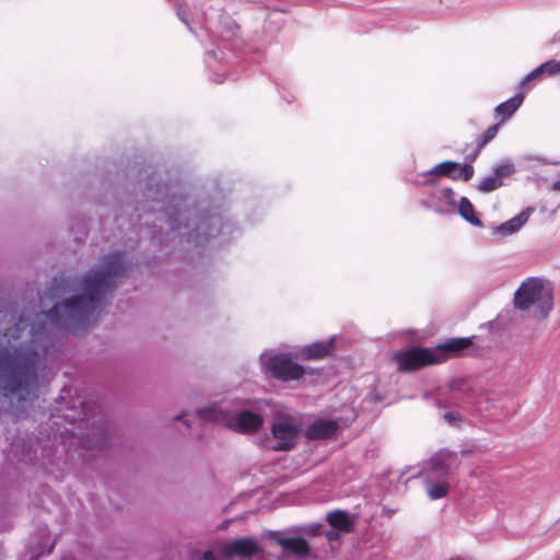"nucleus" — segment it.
Masks as SVG:
<instances>
[{
	"instance_id": "f257e3e1",
	"label": "nucleus",
	"mask_w": 560,
	"mask_h": 560,
	"mask_svg": "<svg viewBox=\"0 0 560 560\" xmlns=\"http://www.w3.org/2000/svg\"><path fill=\"white\" fill-rule=\"evenodd\" d=\"M128 269L124 253H109L102 258L100 267L84 273L80 282V294L66 300L61 305H55L48 312L36 313V318H45L51 328L73 332L84 329L97 319L106 296L115 291Z\"/></svg>"
},
{
	"instance_id": "f03ea898",
	"label": "nucleus",
	"mask_w": 560,
	"mask_h": 560,
	"mask_svg": "<svg viewBox=\"0 0 560 560\" xmlns=\"http://www.w3.org/2000/svg\"><path fill=\"white\" fill-rule=\"evenodd\" d=\"M152 202V210L160 212L151 226L152 237L159 242L171 240L170 234L178 232L182 242L199 247L212 237L233 231L230 223L223 222L218 209L205 212L191 207L188 197L179 192L175 184H156Z\"/></svg>"
},
{
	"instance_id": "7ed1b4c3",
	"label": "nucleus",
	"mask_w": 560,
	"mask_h": 560,
	"mask_svg": "<svg viewBox=\"0 0 560 560\" xmlns=\"http://www.w3.org/2000/svg\"><path fill=\"white\" fill-rule=\"evenodd\" d=\"M37 363L36 352L18 347L0 350V404L2 400L16 399L19 404L37 397Z\"/></svg>"
},
{
	"instance_id": "20e7f679",
	"label": "nucleus",
	"mask_w": 560,
	"mask_h": 560,
	"mask_svg": "<svg viewBox=\"0 0 560 560\" xmlns=\"http://www.w3.org/2000/svg\"><path fill=\"white\" fill-rule=\"evenodd\" d=\"M472 345V337L451 338L434 349L413 348L395 354L399 371H415L428 364L443 362L447 355H457Z\"/></svg>"
},
{
	"instance_id": "39448f33",
	"label": "nucleus",
	"mask_w": 560,
	"mask_h": 560,
	"mask_svg": "<svg viewBox=\"0 0 560 560\" xmlns=\"http://www.w3.org/2000/svg\"><path fill=\"white\" fill-rule=\"evenodd\" d=\"M514 305L533 311L535 318L545 319L553 307L552 285L542 278H527L514 293Z\"/></svg>"
},
{
	"instance_id": "423d86ee",
	"label": "nucleus",
	"mask_w": 560,
	"mask_h": 560,
	"mask_svg": "<svg viewBox=\"0 0 560 560\" xmlns=\"http://www.w3.org/2000/svg\"><path fill=\"white\" fill-rule=\"evenodd\" d=\"M196 413L200 420L224 422L230 429L242 433L256 431L262 424V417L248 410L240 411L235 417L226 419L223 410L217 405L200 408Z\"/></svg>"
},
{
	"instance_id": "0eeeda50",
	"label": "nucleus",
	"mask_w": 560,
	"mask_h": 560,
	"mask_svg": "<svg viewBox=\"0 0 560 560\" xmlns=\"http://www.w3.org/2000/svg\"><path fill=\"white\" fill-rule=\"evenodd\" d=\"M260 361L267 376L282 382L299 380L306 373V369L295 363L288 354L262 353Z\"/></svg>"
},
{
	"instance_id": "6e6552de",
	"label": "nucleus",
	"mask_w": 560,
	"mask_h": 560,
	"mask_svg": "<svg viewBox=\"0 0 560 560\" xmlns=\"http://www.w3.org/2000/svg\"><path fill=\"white\" fill-rule=\"evenodd\" d=\"M299 432L300 427L292 418L280 417L271 427L272 440L267 447L278 452L290 451L296 444Z\"/></svg>"
},
{
	"instance_id": "1a4fd4ad",
	"label": "nucleus",
	"mask_w": 560,
	"mask_h": 560,
	"mask_svg": "<svg viewBox=\"0 0 560 560\" xmlns=\"http://www.w3.org/2000/svg\"><path fill=\"white\" fill-rule=\"evenodd\" d=\"M460 459L457 453L443 448L436 452L428 464L424 476L446 479L459 467Z\"/></svg>"
},
{
	"instance_id": "9d476101",
	"label": "nucleus",
	"mask_w": 560,
	"mask_h": 560,
	"mask_svg": "<svg viewBox=\"0 0 560 560\" xmlns=\"http://www.w3.org/2000/svg\"><path fill=\"white\" fill-rule=\"evenodd\" d=\"M474 167L470 164L462 165L457 162L445 161L427 171L424 175L445 176L452 179L462 178L465 182H468L474 176Z\"/></svg>"
},
{
	"instance_id": "9b49d317",
	"label": "nucleus",
	"mask_w": 560,
	"mask_h": 560,
	"mask_svg": "<svg viewBox=\"0 0 560 560\" xmlns=\"http://www.w3.org/2000/svg\"><path fill=\"white\" fill-rule=\"evenodd\" d=\"M259 551L258 542L255 538L243 537L225 542L222 546L221 552L224 559L232 557L249 558Z\"/></svg>"
},
{
	"instance_id": "f8f14e48",
	"label": "nucleus",
	"mask_w": 560,
	"mask_h": 560,
	"mask_svg": "<svg viewBox=\"0 0 560 560\" xmlns=\"http://www.w3.org/2000/svg\"><path fill=\"white\" fill-rule=\"evenodd\" d=\"M339 423L332 419L319 418L310 423L305 430L308 440L329 439L336 434Z\"/></svg>"
},
{
	"instance_id": "ddd939ff",
	"label": "nucleus",
	"mask_w": 560,
	"mask_h": 560,
	"mask_svg": "<svg viewBox=\"0 0 560 560\" xmlns=\"http://www.w3.org/2000/svg\"><path fill=\"white\" fill-rule=\"evenodd\" d=\"M57 411L59 412L58 417L69 423H75L79 421L88 422L90 418V410L86 404L81 401L80 398L71 400L65 407H58Z\"/></svg>"
},
{
	"instance_id": "4468645a",
	"label": "nucleus",
	"mask_w": 560,
	"mask_h": 560,
	"mask_svg": "<svg viewBox=\"0 0 560 560\" xmlns=\"http://www.w3.org/2000/svg\"><path fill=\"white\" fill-rule=\"evenodd\" d=\"M560 73V60H548L530 71L520 83L522 89H527L529 83L547 77Z\"/></svg>"
},
{
	"instance_id": "2eb2a0df",
	"label": "nucleus",
	"mask_w": 560,
	"mask_h": 560,
	"mask_svg": "<svg viewBox=\"0 0 560 560\" xmlns=\"http://www.w3.org/2000/svg\"><path fill=\"white\" fill-rule=\"evenodd\" d=\"M276 541L287 555L304 558L310 552V546L302 537H277Z\"/></svg>"
},
{
	"instance_id": "dca6fc26",
	"label": "nucleus",
	"mask_w": 560,
	"mask_h": 560,
	"mask_svg": "<svg viewBox=\"0 0 560 560\" xmlns=\"http://www.w3.org/2000/svg\"><path fill=\"white\" fill-rule=\"evenodd\" d=\"M529 212L523 211L516 217L505 221L504 223L494 226L493 233L501 236H508L516 233L528 220Z\"/></svg>"
},
{
	"instance_id": "f3484780",
	"label": "nucleus",
	"mask_w": 560,
	"mask_h": 560,
	"mask_svg": "<svg viewBox=\"0 0 560 560\" xmlns=\"http://www.w3.org/2000/svg\"><path fill=\"white\" fill-rule=\"evenodd\" d=\"M326 521L331 527L343 533H350L353 527V521L351 520L349 513L341 510L329 512L326 516Z\"/></svg>"
},
{
	"instance_id": "a211bd4d",
	"label": "nucleus",
	"mask_w": 560,
	"mask_h": 560,
	"mask_svg": "<svg viewBox=\"0 0 560 560\" xmlns=\"http://www.w3.org/2000/svg\"><path fill=\"white\" fill-rule=\"evenodd\" d=\"M428 495L431 500H439L447 495L450 483L446 479H438L424 476Z\"/></svg>"
},
{
	"instance_id": "6ab92c4d",
	"label": "nucleus",
	"mask_w": 560,
	"mask_h": 560,
	"mask_svg": "<svg viewBox=\"0 0 560 560\" xmlns=\"http://www.w3.org/2000/svg\"><path fill=\"white\" fill-rule=\"evenodd\" d=\"M334 340L327 342H314L303 347L301 353L304 359H322L326 357L331 348Z\"/></svg>"
},
{
	"instance_id": "aec40b11",
	"label": "nucleus",
	"mask_w": 560,
	"mask_h": 560,
	"mask_svg": "<svg viewBox=\"0 0 560 560\" xmlns=\"http://www.w3.org/2000/svg\"><path fill=\"white\" fill-rule=\"evenodd\" d=\"M524 100L523 93H517L514 96L510 97L505 102L499 104L495 107L497 115L502 117V120L511 117L517 108L521 106Z\"/></svg>"
},
{
	"instance_id": "412c9836",
	"label": "nucleus",
	"mask_w": 560,
	"mask_h": 560,
	"mask_svg": "<svg viewBox=\"0 0 560 560\" xmlns=\"http://www.w3.org/2000/svg\"><path fill=\"white\" fill-rule=\"evenodd\" d=\"M460 217L475 226H481V220L476 215L475 208L470 200L466 197L459 199V203L456 206Z\"/></svg>"
},
{
	"instance_id": "4be33fe9",
	"label": "nucleus",
	"mask_w": 560,
	"mask_h": 560,
	"mask_svg": "<svg viewBox=\"0 0 560 560\" xmlns=\"http://www.w3.org/2000/svg\"><path fill=\"white\" fill-rule=\"evenodd\" d=\"M502 186V182L498 179L493 173L485 176L478 184V190L482 192H490Z\"/></svg>"
},
{
	"instance_id": "5701e85b",
	"label": "nucleus",
	"mask_w": 560,
	"mask_h": 560,
	"mask_svg": "<svg viewBox=\"0 0 560 560\" xmlns=\"http://www.w3.org/2000/svg\"><path fill=\"white\" fill-rule=\"evenodd\" d=\"M498 129H499L498 125H494V126L489 127L485 131L481 140L477 144V149L471 158V161H474L476 159V156L479 154L481 148H483L489 141H491L495 137V135L498 133Z\"/></svg>"
},
{
	"instance_id": "b1692460",
	"label": "nucleus",
	"mask_w": 560,
	"mask_h": 560,
	"mask_svg": "<svg viewBox=\"0 0 560 560\" xmlns=\"http://www.w3.org/2000/svg\"><path fill=\"white\" fill-rule=\"evenodd\" d=\"M515 168L514 165L510 162H503L501 164H498L493 168V174L498 176V179L502 182V179L512 173H514Z\"/></svg>"
},
{
	"instance_id": "393cba45",
	"label": "nucleus",
	"mask_w": 560,
	"mask_h": 560,
	"mask_svg": "<svg viewBox=\"0 0 560 560\" xmlns=\"http://www.w3.org/2000/svg\"><path fill=\"white\" fill-rule=\"evenodd\" d=\"M443 197L447 201L448 205L456 207V194L452 188H444L442 191Z\"/></svg>"
},
{
	"instance_id": "a878e982",
	"label": "nucleus",
	"mask_w": 560,
	"mask_h": 560,
	"mask_svg": "<svg viewBox=\"0 0 560 560\" xmlns=\"http://www.w3.org/2000/svg\"><path fill=\"white\" fill-rule=\"evenodd\" d=\"M46 325H47L46 323L40 324V326H38V327L35 325H32L31 334H32L33 340H36L38 338V336L46 330Z\"/></svg>"
},
{
	"instance_id": "bb28decb",
	"label": "nucleus",
	"mask_w": 560,
	"mask_h": 560,
	"mask_svg": "<svg viewBox=\"0 0 560 560\" xmlns=\"http://www.w3.org/2000/svg\"><path fill=\"white\" fill-rule=\"evenodd\" d=\"M444 420L448 424L455 425V424H457L460 421V418L458 416H456L455 413H453V412H445L444 413Z\"/></svg>"
},
{
	"instance_id": "cd10ccee",
	"label": "nucleus",
	"mask_w": 560,
	"mask_h": 560,
	"mask_svg": "<svg viewBox=\"0 0 560 560\" xmlns=\"http://www.w3.org/2000/svg\"><path fill=\"white\" fill-rule=\"evenodd\" d=\"M30 322V317L24 315V313L18 318V322H16V329L18 330H23L27 324Z\"/></svg>"
},
{
	"instance_id": "c85d7f7f",
	"label": "nucleus",
	"mask_w": 560,
	"mask_h": 560,
	"mask_svg": "<svg viewBox=\"0 0 560 560\" xmlns=\"http://www.w3.org/2000/svg\"><path fill=\"white\" fill-rule=\"evenodd\" d=\"M339 532H340V530L335 529V528L332 527V529H329V530H327V532L325 533V536H326V538H327L329 541H337V540H339V538H340V534H339Z\"/></svg>"
},
{
	"instance_id": "c756f323",
	"label": "nucleus",
	"mask_w": 560,
	"mask_h": 560,
	"mask_svg": "<svg viewBox=\"0 0 560 560\" xmlns=\"http://www.w3.org/2000/svg\"><path fill=\"white\" fill-rule=\"evenodd\" d=\"M83 444L86 447H98V448H102L106 444V441L104 439L97 440L94 443H92L90 441H83Z\"/></svg>"
},
{
	"instance_id": "7c9ffc66",
	"label": "nucleus",
	"mask_w": 560,
	"mask_h": 560,
	"mask_svg": "<svg viewBox=\"0 0 560 560\" xmlns=\"http://www.w3.org/2000/svg\"><path fill=\"white\" fill-rule=\"evenodd\" d=\"M528 160H533V161H536L540 164H544V165H560V162L559 161H556V162H548L546 159L541 158V156H534V158H528Z\"/></svg>"
},
{
	"instance_id": "2f4dec72",
	"label": "nucleus",
	"mask_w": 560,
	"mask_h": 560,
	"mask_svg": "<svg viewBox=\"0 0 560 560\" xmlns=\"http://www.w3.org/2000/svg\"><path fill=\"white\" fill-rule=\"evenodd\" d=\"M177 16H178V19H179L183 23H185V24L190 28V25H189V23H188L187 19L185 18V12L182 10V8H179V9H178V11H177Z\"/></svg>"
},
{
	"instance_id": "473e14b6",
	"label": "nucleus",
	"mask_w": 560,
	"mask_h": 560,
	"mask_svg": "<svg viewBox=\"0 0 560 560\" xmlns=\"http://www.w3.org/2000/svg\"><path fill=\"white\" fill-rule=\"evenodd\" d=\"M201 560H218V559L214 557L212 551H205Z\"/></svg>"
},
{
	"instance_id": "72a5a7b5",
	"label": "nucleus",
	"mask_w": 560,
	"mask_h": 560,
	"mask_svg": "<svg viewBox=\"0 0 560 560\" xmlns=\"http://www.w3.org/2000/svg\"><path fill=\"white\" fill-rule=\"evenodd\" d=\"M552 190L560 191V174L558 175V178L552 184Z\"/></svg>"
},
{
	"instance_id": "f704fd0d",
	"label": "nucleus",
	"mask_w": 560,
	"mask_h": 560,
	"mask_svg": "<svg viewBox=\"0 0 560 560\" xmlns=\"http://www.w3.org/2000/svg\"><path fill=\"white\" fill-rule=\"evenodd\" d=\"M207 55H208L209 57L214 58V59H217V58H218V52H217L215 50H210V51H208V52H207Z\"/></svg>"
},
{
	"instance_id": "c9c22d12",
	"label": "nucleus",
	"mask_w": 560,
	"mask_h": 560,
	"mask_svg": "<svg viewBox=\"0 0 560 560\" xmlns=\"http://www.w3.org/2000/svg\"><path fill=\"white\" fill-rule=\"evenodd\" d=\"M185 417H186V413H182V415L176 416L174 419L175 420H180V419H183Z\"/></svg>"
},
{
	"instance_id": "e433bc0d",
	"label": "nucleus",
	"mask_w": 560,
	"mask_h": 560,
	"mask_svg": "<svg viewBox=\"0 0 560 560\" xmlns=\"http://www.w3.org/2000/svg\"><path fill=\"white\" fill-rule=\"evenodd\" d=\"M185 423H186V425H187V427H189V425H190V424H189V421H188L187 419H185Z\"/></svg>"
},
{
	"instance_id": "4c0bfd02",
	"label": "nucleus",
	"mask_w": 560,
	"mask_h": 560,
	"mask_svg": "<svg viewBox=\"0 0 560 560\" xmlns=\"http://www.w3.org/2000/svg\"><path fill=\"white\" fill-rule=\"evenodd\" d=\"M144 224H149V218H145Z\"/></svg>"
}]
</instances>
